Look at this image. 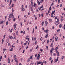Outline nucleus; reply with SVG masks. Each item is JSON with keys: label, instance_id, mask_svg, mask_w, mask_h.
Masks as SVG:
<instances>
[{"label": "nucleus", "instance_id": "39", "mask_svg": "<svg viewBox=\"0 0 65 65\" xmlns=\"http://www.w3.org/2000/svg\"><path fill=\"white\" fill-rule=\"evenodd\" d=\"M8 21H7L6 23V25H7H7H8Z\"/></svg>", "mask_w": 65, "mask_h": 65}, {"label": "nucleus", "instance_id": "34", "mask_svg": "<svg viewBox=\"0 0 65 65\" xmlns=\"http://www.w3.org/2000/svg\"><path fill=\"white\" fill-rule=\"evenodd\" d=\"M58 32H60V29H58L57 30Z\"/></svg>", "mask_w": 65, "mask_h": 65}, {"label": "nucleus", "instance_id": "40", "mask_svg": "<svg viewBox=\"0 0 65 65\" xmlns=\"http://www.w3.org/2000/svg\"><path fill=\"white\" fill-rule=\"evenodd\" d=\"M25 50H23L22 52L23 53H25Z\"/></svg>", "mask_w": 65, "mask_h": 65}, {"label": "nucleus", "instance_id": "43", "mask_svg": "<svg viewBox=\"0 0 65 65\" xmlns=\"http://www.w3.org/2000/svg\"><path fill=\"white\" fill-rule=\"evenodd\" d=\"M17 26V24H15L14 25V27H15V26Z\"/></svg>", "mask_w": 65, "mask_h": 65}, {"label": "nucleus", "instance_id": "23", "mask_svg": "<svg viewBox=\"0 0 65 65\" xmlns=\"http://www.w3.org/2000/svg\"><path fill=\"white\" fill-rule=\"evenodd\" d=\"M49 22H52V19H49Z\"/></svg>", "mask_w": 65, "mask_h": 65}, {"label": "nucleus", "instance_id": "33", "mask_svg": "<svg viewBox=\"0 0 65 65\" xmlns=\"http://www.w3.org/2000/svg\"><path fill=\"white\" fill-rule=\"evenodd\" d=\"M57 17H55V20H56V19H57Z\"/></svg>", "mask_w": 65, "mask_h": 65}, {"label": "nucleus", "instance_id": "2", "mask_svg": "<svg viewBox=\"0 0 65 65\" xmlns=\"http://www.w3.org/2000/svg\"><path fill=\"white\" fill-rule=\"evenodd\" d=\"M55 41H57L58 40V38L57 37H55Z\"/></svg>", "mask_w": 65, "mask_h": 65}, {"label": "nucleus", "instance_id": "18", "mask_svg": "<svg viewBox=\"0 0 65 65\" xmlns=\"http://www.w3.org/2000/svg\"><path fill=\"white\" fill-rule=\"evenodd\" d=\"M33 57V55H32L31 56H30V59H33V58H32Z\"/></svg>", "mask_w": 65, "mask_h": 65}, {"label": "nucleus", "instance_id": "59", "mask_svg": "<svg viewBox=\"0 0 65 65\" xmlns=\"http://www.w3.org/2000/svg\"><path fill=\"white\" fill-rule=\"evenodd\" d=\"M37 43V41H36L35 43V44H36Z\"/></svg>", "mask_w": 65, "mask_h": 65}, {"label": "nucleus", "instance_id": "47", "mask_svg": "<svg viewBox=\"0 0 65 65\" xmlns=\"http://www.w3.org/2000/svg\"><path fill=\"white\" fill-rule=\"evenodd\" d=\"M24 7V5H22V9H23Z\"/></svg>", "mask_w": 65, "mask_h": 65}, {"label": "nucleus", "instance_id": "4", "mask_svg": "<svg viewBox=\"0 0 65 65\" xmlns=\"http://www.w3.org/2000/svg\"><path fill=\"white\" fill-rule=\"evenodd\" d=\"M40 55L39 54H38V56H37V59H39V58H40Z\"/></svg>", "mask_w": 65, "mask_h": 65}, {"label": "nucleus", "instance_id": "63", "mask_svg": "<svg viewBox=\"0 0 65 65\" xmlns=\"http://www.w3.org/2000/svg\"><path fill=\"white\" fill-rule=\"evenodd\" d=\"M41 15L40 14H39V17H40V16H41Z\"/></svg>", "mask_w": 65, "mask_h": 65}, {"label": "nucleus", "instance_id": "17", "mask_svg": "<svg viewBox=\"0 0 65 65\" xmlns=\"http://www.w3.org/2000/svg\"><path fill=\"white\" fill-rule=\"evenodd\" d=\"M2 56H1L0 58V61H1V60H2Z\"/></svg>", "mask_w": 65, "mask_h": 65}, {"label": "nucleus", "instance_id": "45", "mask_svg": "<svg viewBox=\"0 0 65 65\" xmlns=\"http://www.w3.org/2000/svg\"><path fill=\"white\" fill-rule=\"evenodd\" d=\"M37 56V54H36L35 55V57H36Z\"/></svg>", "mask_w": 65, "mask_h": 65}, {"label": "nucleus", "instance_id": "6", "mask_svg": "<svg viewBox=\"0 0 65 65\" xmlns=\"http://www.w3.org/2000/svg\"><path fill=\"white\" fill-rule=\"evenodd\" d=\"M11 18H12L13 19L14 18V16H13V13H12L11 14Z\"/></svg>", "mask_w": 65, "mask_h": 65}, {"label": "nucleus", "instance_id": "7", "mask_svg": "<svg viewBox=\"0 0 65 65\" xmlns=\"http://www.w3.org/2000/svg\"><path fill=\"white\" fill-rule=\"evenodd\" d=\"M56 53H57V56H59V52H58V51L56 50Z\"/></svg>", "mask_w": 65, "mask_h": 65}, {"label": "nucleus", "instance_id": "25", "mask_svg": "<svg viewBox=\"0 0 65 65\" xmlns=\"http://www.w3.org/2000/svg\"><path fill=\"white\" fill-rule=\"evenodd\" d=\"M43 24H44V22H43L41 23L42 26H43Z\"/></svg>", "mask_w": 65, "mask_h": 65}, {"label": "nucleus", "instance_id": "12", "mask_svg": "<svg viewBox=\"0 0 65 65\" xmlns=\"http://www.w3.org/2000/svg\"><path fill=\"white\" fill-rule=\"evenodd\" d=\"M59 27L60 28H61L62 27V24H60Z\"/></svg>", "mask_w": 65, "mask_h": 65}, {"label": "nucleus", "instance_id": "28", "mask_svg": "<svg viewBox=\"0 0 65 65\" xmlns=\"http://www.w3.org/2000/svg\"><path fill=\"white\" fill-rule=\"evenodd\" d=\"M14 30H16L17 29V28H16V26H15L14 27Z\"/></svg>", "mask_w": 65, "mask_h": 65}, {"label": "nucleus", "instance_id": "62", "mask_svg": "<svg viewBox=\"0 0 65 65\" xmlns=\"http://www.w3.org/2000/svg\"><path fill=\"white\" fill-rule=\"evenodd\" d=\"M5 49H3V50H4V52H5V50H6Z\"/></svg>", "mask_w": 65, "mask_h": 65}, {"label": "nucleus", "instance_id": "19", "mask_svg": "<svg viewBox=\"0 0 65 65\" xmlns=\"http://www.w3.org/2000/svg\"><path fill=\"white\" fill-rule=\"evenodd\" d=\"M30 58H29L28 60L27 61V62H29L30 61Z\"/></svg>", "mask_w": 65, "mask_h": 65}, {"label": "nucleus", "instance_id": "20", "mask_svg": "<svg viewBox=\"0 0 65 65\" xmlns=\"http://www.w3.org/2000/svg\"><path fill=\"white\" fill-rule=\"evenodd\" d=\"M39 47H38V45H37V47H36V49H37V48H38Z\"/></svg>", "mask_w": 65, "mask_h": 65}, {"label": "nucleus", "instance_id": "46", "mask_svg": "<svg viewBox=\"0 0 65 65\" xmlns=\"http://www.w3.org/2000/svg\"><path fill=\"white\" fill-rule=\"evenodd\" d=\"M34 40L35 41L36 40V38L35 37L34 38Z\"/></svg>", "mask_w": 65, "mask_h": 65}, {"label": "nucleus", "instance_id": "41", "mask_svg": "<svg viewBox=\"0 0 65 65\" xmlns=\"http://www.w3.org/2000/svg\"><path fill=\"white\" fill-rule=\"evenodd\" d=\"M41 38H42V37H41V38H40V41L41 40Z\"/></svg>", "mask_w": 65, "mask_h": 65}, {"label": "nucleus", "instance_id": "26", "mask_svg": "<svg viewBox=\"0 0 65 65\" xmlns=\"http://www.w3.org/2000/svg\"><path fill=\"white\" fill-rule=\"evenodd\" d=\"M49 10H50V11H51V9H52V7H50L49 8Z\"/></svg>", "mask_w": 65, "mask_h": 65}, {"label": "nucleus", "instance_id": "22", "mask_svg": "<svg viewBox=\"0 0 65 65\" xmlns=\"http://www.w3.org/2000/svg\"><path fill=\"white\" fill-rule=\"evenodd\" d=\"M33 6L34 7H35V6H36V3H34Z\"/></svg>", "mask_w": 65, "mask_h": 65}, {"label": "nucleus", "instance_id": "11", "mask_svg": "<svg viewBox=\"0 0 65 65\" xmlns=\"http://www.w3.org/2000/svg\"><path fill=\"white\" fill-rule=\"evenodd\" d=\"M9 39L8 38L7 39V43H8V42H9Z\"/></svg>", "mask_w": 65, "mask_h": 65}, {"label": "nucleus", "instance_id": "49", "mask_svg": "<svg viewBox=\"0 0 65 65\" xmlns=\"http://www.w3.org/2000/svg\"><path fill=\"white\" fill-rule=\"evenodd\" d=\"M15 18H14L13 19V21H15Z\"/></svg>", "mask_w": 65, "mask_h": 65}, {"label": "nucleus", "instance_id": "57", "mask_svg": "<svg viewBox=\"0 0 65 65\" xmlns=\"http://www.w3.org/2000/svg\"><path fill=\"white\" fill-rule=\"evenodd\" d=\"M40 50V51L41 52H43V50H42V49Z\"/></svg>", "mask_w": 65, "mask_h": 65}, {"label": "nucleus", "instance_id": "51", "mask_svg": "<svg viewBox=\"0 0 65 65\" xmlns=\"http://www.w3.org/2000/svg\"><path fill=\"white\" fill-rule=\"evenodd\" d=\"M46 48L47 49H48V46H46Z\"/></svg>", "mask_w": 65, "mask_h": 65}, {"label": "nucleus", "instance_id": "54", "mask_svg": "<svg viewBox=\"0 0 65 65\" xmlns=\"http://www.w3.org/2000/svg\"><path fill=\"white\" fill-rule=\"evenodd\" d=\"M17 62V63H18V61H17V60H15V62Z\"/></svg>", "mask_w": 65, "mask_h": 65}, {"label": "nucleus", "instance_id": "56", "mask_svg": "<svg viewBox=\"0 0 65 65\" xmlns=\"http://www.w3.org/2000/svg\"><path fill=\"white\" fill-rule=\"evenodd\" d=\"M10 60H8V63H10Z\"/></svg>", "mask_w": 65, "mask_h": 65}, {"label": "nucleus", "instance_id": "3", "mask_svg": "<svg viewBox=\"0 0 65 65\" xmlns=\"http://www.w3.org/2000/svg\"><path fill=\"white\" fill-rule=\"evenodd\" d=\"M11 17H9L8 19V21H10V20H11Z\"/></svg>", "mask_w": 65, "mask_h": 65}, {"label": "nucleus", "instance_id": "31", "mask_svg": "<svg viewBox=\"0 0 65 65\" xmlns=\"http://www.w3.org/2000/svg\"><path fill=\"white\" fill-rule=\"evenodd\" d=\"M22 10L23 11H24V10H25V8H23L22 9Z\"/></svg>", "mask_w": 65, "mask_h": 65}, {"label": "nucleus", "instance_id": "30", "mask_svg": "<svg viewBox=\"0 0 65 65\" xmlns=\"http://www.w3.org/2000/svg\"><path fill=\"white\" fill-rule=\"evenodd\" d=\"M43 6L42 5L40 7V8L41 9V8H43Z\"/></svg>", "mask_w": 65, "mask_h": 65}, {"label": "nucleus", "instance_id": "15", "mask_svg": "<svg viewBox=\"0 0 65 65\" xmlns=\"http://www.w3.org/2000/svg\"><path fill=\"white\" fill-rule=\"evenodd\" d=\"M30 10L31 11H33V7H31L30 8Z\"/></svg>", "mask_w": 65, "mask_h": 65}, {"label": "nucleus", "instance_id": "38", "mask_svg": "<svg viewBox=\"0 0 65 65\" xmlns=\"http://www.w3.org/2000/svg\"><path fill=\"white\" fill-rule=\"evenodd\" d=\"M60 1V0H58V4H59V3Z\"/></svg>", "mask_w": 65, "mask_h": 65}, {"label": "nucleus", "instance_id": "44", "mask_svg": "<svg viewBox=\"0 0 65 65\" xmlns=\"http://www.w3.org/2000/svg\"><path fill=\"white\" fill-rule=\"evenodd\" d=\"M2 41L3 42H4V40H3V39H2Z\"/></svg>", "mask_w": 65, "mask_h": 65}, {"label": "nucleus", "instance_id": "24", "mask_svg": "<svg viewBox=\"0 0 65 65\" xmlns=\"http://www.w3.org/2000/svg\"><path fill=\"white\" fill-rule=\"evenodd\" d=\"M10 38L11 39H12V38H13V37H12V36H10Z\"/></svg>", "mask_w": 65, "mask_h": 65}, {"label": "nucleus", "instance_id": "35", "mask_svg": "<svg viewBox=\"0 0 65 65\" xmlns=\"http://www.w3.org/2000/svg\"><path fill=\"white\" fill-rule=\"evenodd\" d=\"M49 60L51 61V60H52V58L51 57L49 58Z\"/></svg>", "mask_w": 65, "mask_h": 65}, {"label": "nucleus", "instance_id": "48", "mask_svg": "<svg viewBox=\"0 0 65 65\" xmlns=\"http://www.w3.org/2000/svg\"><path fill=\"white\" fill-rule=\"evenodd\" d=\"M12 29L10 31V32L11 33V32H12Z\"/></svg>", "mask_w": 65, "mask_h": 65}, {"label": "nucleus", "instance_id": "13", "mask_svg": "<svg viewBox=\"0 0 65 65\" xmlns=\"http://www.w3.org/2000/svg\"><path fill=\"white\" fill-rule=\"evenodd\" d=\"M58 59H59V57H57L56 59V62H58Z\"/></svg>", "mask_w": 65, "mask_h": 65}, {"label": "nucleus", "instance_id": "36", "mask_svg": "<svg viewBox=\"0 0 65 65\" xmlns=\"http://www.w3.org/2000/svg\"><path fill=\"white\" fill-rule=\"evenodd\" d=\"M64 58V56H62L61 58V59H63Z\"/></svg>", "mask_w": 65, "mask_h": 65}, {"label": "nucleus", "instance_id": "16", "mask_svg": "<svg viewBox=\"0 0 65 65\" xmlns=\"http://www.w3.org/2000/svg\"><path fill=\"white\" fill-rule=\"evenodd\" d=\"M58 49V47L57 46L55 48V50H57Z\"/></svg>", "mask_w": 65, "mask_h": 65}, {"label": "nucleus", "instance_id": "58", "mask_svg": "<svg viewBox=\"0 0 65 65\" xmlns=\"http://www.w3.org/2000/svg\"><path fill=\"white\" fill-rule=\"evenodd\" d=\"M53 61V60H52L51 61V64L52 63Z\"/></svg>", "mask_w": 65, "mask_h": 65}, {"label": "nucleus", "instance_id": "5", "mask_svg": "<svg viewBox=\"0 0 65 65\" xmlns=\"http://www.w3.org/2000/svg\"><path fill=\"white\" fill-rule=\"evenodd\" d=\"M55 12V10H54V11H52L51 15H53V14H54V13Z\"/></svg>", "mask_w": 65, "mask_h": 65}, {"label": "nucleus", "instance_id": "29", "mask_svg": "<svg viewBox=\"0 0 65 65\" xmlns=\"http://www.w3.org/2000/svg\"><path fill=\"white\" fill-rule=\"evenodd\" d=\"M16 35H18V31H16Z\"/></svg>", "mask_w": 65, "mask_h": 65}, {"label": "nucleus", "instance_id": "50", "mask_svg": "<svg viewBox=\"0 0 65 65\" xmlns=\"http://www.w3.org/2000/svg\"><path fill=\"white\" fill-rule=\"evenodd\" d=\"M38 9H39V10H40V11L41 10V9H41L40 7H39Z\"/></svg>", "mask_w": 65, "mask_h": 65}, {"label": "nucleus", "instance_id": "37", "mask_svg": "<svg viewBox=\"0 0 65 65\" xmlns=\"http://www.w3.org/2000/svg\"><path fill=\"white\" fill-rule=\"evenodd\" d=\"M57 22H59V19H57Z\"/></svg>", "mask_w": 65, "mask_h": 65}, {"label": "nucleus", "instance_id": "9", "mask_svg": "<svg viewBox=\"0 0 65 65\" xmlns=\"http://www.w3.org/2000/svg\"><path fill=\"white\" fill-rule=\"evenodd\" d=\"M54 5V3L53 2L52 3L51 5H50V7H51L53 5Z\"/></svg>", "mask_w": 65, "mask_h": 65}, {"label": "nucleus", "instance_id": "61", "mask_svg": "<svg viewBox=\"0 0 65 65\" xmlns=\"http://www.w3.org/2000/svg\"><path fill=\"white\" fill-rule=\"evenodd\" d=\"M4 7V5H2V7Z\"/></svg>", "mask_w": 65, "mask_h": 65}, {"label": "nucleus", "instance_id": "60", "mask_svg": "<svg viewBox=\"0 0 65 65\" xmlns=\"http://www.w3.org/2000/svg\"><path fill=\"white\" fill-rule=\"evenodd\" d=\"M53 56H56V54L55 53H54L53 54Z\"/></svg>", "mask_w": 65, "mask_h": 65}, {"label": "nucleus", "instance_id": "27", "mask_svg": "<svg viewBox=\"0 0 65 65\" xmlns=\"http://www.w3.org/2000/svg\"><path fill=\"white\" fill-rule=\"evenodd\" d=\"M19 50H21V47H19Z\"/></svg>", "mask_w": 65, "mask_h": 65}, {"label": "nucleus", "instance_id": "64", "mask_svg": "<svg viewBox=\"0 0 65 65\" xmlns=\"http://www.w3.org/2000/svg\"><path fill=\"white\" fill-rule=\"evenodd\" d=\"M26 44H27L26 43L24 44V45H26Z\"/></svg>", "mask_w": 65, "mask_h": 65}, {"label": "nucleus", "instance_id": "55", "mask_svg": "<svg viewBox=\"0 0 65 65\" xmlns=\"http://www.w3.org/2000/svg\"><path fill=\"white\" fill-rule=\"evenodd\" d=\"M32 48L30 50V52H32Z\"/></svg>", "mask_w": 65, "mask_h": 65}, {"label": "nucleus", "instance_id": "8", "mask_svg": "<svg viewBox=\"0 0 65 65\" xmlns=\"http://www.w3.org/2000/svg\"><path fill=\"white\" fill-rule=\"evenodd\" d=\"M45 25H46L45 26H47V23H48L47 22V21H45Z\"/></svg>", "mask_w": 65, "mask_h": 65}, {"label": "nucleus", "instance_id": "42", "mask_svg": "<svg viewBox=\"0 0 65 65\" xmlns=\"http://www.w3.org/2000/svg\"><path fill=\"white\" fill-rule=\"evenodd\" d=\"M35 19L36 20H37V17H35Z\"/></svg>", "mask_w": 65, "mask_h": 65}, {"label": "nucleus", "instance_id": "14", "mask_svg": "<svg viewBox=\"0 0 65 65\" xmlns=\"http://www.w3.org/2000/svg\"><path fill=\"white\" fill-rule=\"evenodd\" d=\"M33 4H34V3L33 2H31V6H33Z\"/></svg>", "mask_w": 65, "mask_h": 65}, {"label": "nucleus", "instance_id": "53", "mask_svg": "<svg viewBox=\"0 0 65 65\" xmlns=\"http://www.w3.org/2000/svg\"><path fill=\"white\" fill-rule=\"evenodd\" d=\"M41 16L42 17H43V13H42V14H41Z\"/></svg>", "mask_w": 65, "mask_h": 65}, {"label": "nucleus", "instance_id": "32", "mask_svg": "<svg viewBox=\"0 0 65 65\" xmlns=\"http://www.w3.org/2000/svg\"><path fill=\"white\" fill-rule=\"evenodd\" d=\"M48 42H49V40H47V43L48 44Z\"/></svg>", "mask_w": 65, "mask_h": 65}, {"label": "nucleus", "instance_id": "1", "mask_svg": "<svg viewBox=\"0 0 65 65\" xmlns=\"http://www.w3.org/2000/svg\"><path fill=\"white\" fill-rule=\"evenodd\" d=\"M51 45H50V46L51 47H53V46H54V45H53V43H52L51 44Z\"/></svg>", "mask_w": 65, "mask_h": 65}, {"label": "nucleus", "instance_id": "52", "mask_svg": "<svg viewBox=\"0 0 65 65\" xmlns=\"http://www.w3.org/2000/svg\"><path fill=\"white\" fill-rule=\"evenodd\" d=\"M14 6V4H12V7H13Z\"/></svg>", "mask_w": 65, "mask_h": 65}, {"label": "nucleus", "instance_id": "10", "mask_svg": "<svg viewBox=\"0 0 65 65\" xmlns=\"http://www.w3.org/2000/svg\"><path fill=\"white\" fill-rule=\"evenodd\" d=\"M40 64V61H39L38 62V61L37 64V65H39V64Z\"/></svg>", "mask_w": 65, "mask_h": 65}, {"label": "nucleus", "instance_id": "21", "mask_svg": "<svg viewBox=\"0 0 65 65\" xmlns=\"http://www.w3.org/2000/svg\"><path fill=\"white\" fill-rule=\"evenodd\" d=\"M47 37H48V35L47 34L46 35V36H45V38H47Z\"/></svg>", "mask_w": 65, "mask_h": 65}]
</instances>
